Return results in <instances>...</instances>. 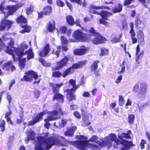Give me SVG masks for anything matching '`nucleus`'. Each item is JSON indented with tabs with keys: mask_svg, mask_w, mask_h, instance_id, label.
<instances>
[{
	"mask_svg": "<svg viewBox=\"0 0 150 150\" xmlns=\"http://www.w3.org/2000/svg\"><path fill=\"white\" fill-rule=\"evenodd\" d=\"M28 46L26 44H23L20 46V50H21L23 51L25 50L26 49L28 48Z\"/></svg>",
	"mask_w": 150,
	"mask_h": 150,
	"instance_id": "052dcab7",
	"label": "nucleus"
},
{
	"mask_svg": "<svg viewBox=\"0 0 150 150\" xmlns=\"http://www.w3.org/2000/svg\"><path fill=\"white\" fill-rule=\"evenodd\" d=\"M72 3H75L80 5H82V1L81 0H69Z\"/></svg>",
	"mask_w": 150,
	"mask_h": 150,
	"instance_id": "774afa93",
	"label": "nucleus"
},
{
	"mask_svg": "<svg viewBox=\"0 0 150 150\" xmlns=\"http://www.w3.org/2000/svg\"><path fill=\"white\" fill-rule=\"evenodd\" d=\"M129 26L130 27L129 33L130 34L131 37H135L136 35V34L134 30L133 23L132 22H130L129 23Z\"/></svg>",
	"mask_w": 150,
	"mask_h": 150,
	"instance_id": "58836bf2",
	"label": "nucleus"
},
{
	"mask_svg": "<svg viewBox=\"0 0 150 150\" xmlns=\"http://www.w3.org/2000/svg\"><path fill=\"white\" fill-rule=\"evenodd\" d=\"M55 26V24H52L51 22L49 21L47 24L46 28L50 32H52L54 30Z\"/></svg>",
	"mask_w": 150,
	"mask_h": 150,
	"instance_id": "c85d7f7f",
	"label": "nucleus"
},
{
	"mask_svg": "<svg viewBox=\"0 0 150 150\" xmlns=\"http://www.w3.org/2000/svg\"><path fill=\"white\" fill-rule=\"evenodd\" d=\"M86 83V79H84V76H83L81 79V80L79 82V84L78 85H79V86L85 84Z\"/></svg>",
	"mask_w": 150,
	"mask_h": 150,
	"instance_id": "4d7b16f0",
	"label": "nucleus"
},
{
	"mask_svg": "<svg viewBox=\"0 0 150 150\" xmlns=\"http://www.w3.org/2000/svg\"><path fill=\"white\" fill-rule=\"evenodd\" d=\"M96 143L101 147H104L106 145L109 144V145H111L112 144L111 142H108V141H103L102 142L99 141H97Z\"/></svg>",
	"mask_w": 150,
	"mask_h": 150,
	"instance_id": "f704fd0d",
	"label": "nucleus"
},
{
	"mask_svg": "<svg viewBox=\"0 0 150 150\" xmlns=\"http://www.w3.org/2000/svg\"><path fill=\"white\" fill-rule=\"evenodd\" d=\"M76 126L68 128L67 130L64 132V135L66 136L73 137L74 135L75 131L76 129Z\"/></svg>",
	"mask_w": 150,
	"mask_h": 150,
	"instance_id": "4be33fe9",
	"label": "nucleus"
},
{
	"mask_svg": "<svg viewBox=\"0 0 150 150\" xmlns=\"http://www.w3.org/2000/svg\"><path fill=\"white\" fill-rule=\"evenodd\" d=\"M7 8H5L3 4L1 3L0 4V11H1L5 15L6 12H4L5 10H6Z\"/></svg>",
	"mask_w": 150,
	"mask_h": 150,
	"instance_id": "338daca9",
	"label": "nucleus"
},
{
	"mask_svg": "<svg viewBox=\"0 0 150 150\" xmlns=\"http://www.w3.org/2000/svg\"><path fill=\"white\" fill-rule=\"evenodd\" d=\"M56 3L57 5L60 7H62L65 5L64 3L61 0H57Z\"/></svg>",
	"mask_w": 150,
	"mask_h": 150,
	"instance_id": "8fccbe9b",
	"label": "nucleus"
},
{
	"mask_svg": "<svg viewBox=\"0 0 150 150\" xmlns=\"http://www.w3.org/2000/svg\"><path fill=\"white\" fill-rule=\"evenodd\" d=\"M23 77L20 79L21 81L31 82L33 78L36 80L38 78V73L33 70H28L25 71Z\"/></svg>",
	"mask_w": 150,
	"mask_h": 150,
	"instance_id": "6e6552de",
	"label": "nucleus"
},
{
	"mask_svg": "<svg viewBox=\"0 0 150 150\" xmlns=\"http://www.w3.org/2000/svg\"><path fill=\"white\" fill-rule=\"evenodd\" d=\"M100 62L98 60H95L93 61L90 66V71L93 72V74L96 77H98L100 76V74L97 70L98 68V64Z\"/></svg>",
	"mask_w": 150,
	"mask_h": 150,
	"instance_id": "ddd939ff",
	"label": "nucleus"
},
{
	"mask_svg": "<svg viewBox=\"0 0 150 150\" xmlns=\"http://www.w3.org/2000/svg\"><path fill=\"white\" fill-rule=\"evenodd\" d=\"M16 54L19 57H22L24 55L26 54V52H24V51L19 49L16 51Z\"/></svg>",
	"mask_w": 150,
	"mask_h": 150,
	"instance_id": "37998d69",
	"label": "nucleus"
},
{
	"mask_svg": "<svg viewBox=\"0 0 150 150\" xmlns=\"http://www.w3.org/2000/svg\"><path fill=\"white\" fill-rule=\"evenodd\" d=\"M39 61L44 66L46 67L49 66L48 63H47L46 62V61L44 59L40 58L39 59Z\"/></svg>",
	"mask_w": 150,
	"mask_h": 150,
	"instance_id": "3c124183",
	"label": "nucleus"
},
{
	"mask_svg": "<svg viewBox=\"0 0 150 150\" xmlns=\"http://www.w3.org/2000/svg\"><path fill=\"white\" fill-rule=\"evenodd\" d=\"M74 116L78 119H80L81 118V115L80 113L78 111H74L73 113Z\"/></svg>",
	"mask_w": 150,
	"mask_h": 150,
	"instance_id": "e2e57ef3",
	"label": "nucleus"
},
{
	"mask_svg": "<svg viewBox=\"0 0 150 150\" xmlns=\"http://www.w3.org/2000/svg\"><path fill=\"white\" fill-rule=\"evenodd\" d=\"M24 4L20 2L14 5H9L7 8L8 9V12L10 15H13L16 11L20 8L22 7Z\"/></svg>",
	"mask_w": 150,
	"mask_h": 150,
	"instance_id": "4468645a",
	"label": "nucleus"
},
{
	"mask_svg": "<svg viewBox=\"0 0 150 150\" xmlns=\"http://www.w3.org/2000/svg\"><path fill=\"white\" fill-rule=\"evenodd\" d=\"M109 52L108 49L102 47L100 48V53L99 54V55L101 57L104 55H107L108 54Z\"/></svg>",
	"mask_w": 150,
	"mask_h": 150,
	"instance_id": "e433bc0d",
	"label": "nucleus"
},
{
	"mask_svg": "<svg viewBox=\"0 0 150 150\" xmlns=\"http://www.w3.org/2000/svg\"><path fill=\"white\" fill-rule=\"evenodd\" d=\"M86 33V37L87 42L91 41L94 45L104 44L107 40L106 38L102 36L93 27L90 28Z\"/></svg>",
	"mask_w": 150,
	"mask_h": 150,
	"instance_id": "f03ea898",
	"label": "nucleus"
},
{
	"mask_svg": "<svg viewBox=\"0 0 150 150\" xmlns=\"http://www.w3.org/2000/svg\"><path fill=\"white\" fill-rule=\"evenodd\" d=\"M13 62L12 60H10L5 63L2 66V69L6 71H8L11 68Z\"/></svg>",
	"mask_w": 150,
	"mask_h": 150,
	"instance_id": "2f4dec72",
	"label": "nucleus"
},
{
	"mask_svg": "<svg viewBox=\"0 0 150 150\" xmlns=\"http://www.w3.org/2000/svg\"><path fill=\"white\" fill-rule=\"evenodd\" d=\"M52 100H56L62 103L64 102V96L60 93L54 94L52 96Z\"/></svg>",
	"mask_w": 150,
	"mask_h": 150,
	"instance_id": "412c9836",
	"label": "nucleus"
},
{
	"mask_svg": "<svg viewBox=\"0 0 150 150\" xmlns=\"http://www.w3.org/2000/svg\"><path fill=\"white\" fill-rule=\"evenodd\" d=\"M69 83L73 86V88L64 90V92L67 93V100L69 102H70L76 100V96L74 95V93L76 90L79 88V85H76V80L75 79H70Z\"/></svg>",
	"mask_w": 150,
	"mask_h": 150,
	"instance_id": "39448f33",
	"label": "nucleus"
},
{
	"mask_svg": "<svg viewBox=\"0 0 150 150\" xmlns=\"http://www.w3.org/2000/svg\"><path fill=\"white\" fill-rule=\"evenodd\" d=\"M52 92L54 94L59 93L60 91L59 88H58L54 85L52 86Z\"/></svg>",
	"mask_w": 150,
	"mask_h": 150,
	"instance_id": "13d9d810",
	"label": "nucleus"
},
{
	"mask_svg": "<svg viewBox=\"0 0 150 150\" xmlns=\"http://www.w3.org/2000/svg\"><path fill=\"white\" fill-rule=\"evenodd\" d=\"M76 138L78 140H81L83 141L87 142L83 149H79L80 150H86V147L87 146L90 148L91 150H100V149L99 147L97 145L89 143L88 141L87 140L88 137L86 136L82 135H77L76 136Z\"/></svg>",
	"mask_w": 150,
	"mask_h": 150,
	"instance_id": "9d476101",
	"label": "nucleus"
},
{
	"mask_svg": "<svg viewBox=\"0 0 150 150\" xmlns=\"http://www.w3.org/2000/svg\"><path fill=\"white\" fill-rule=\"evenodd\" d=\"M122 37V34H121L119 36L118 38L114 37L112 38L111 40V41L112 43H116L119 42L121 41L120 39Z\"/></svg>",
	"mask_w": 150,
	"mask_h": 150,
	"instance_id": "79ce46f5",
	"label": "nucleus"
},
{
	"mask_svg": "<svg viewBox=\"0 0 150 150\" xmlns=\"http://www.w3.org/2000/svg\"><path fill=\"white\" fill-rule=\"evenodd\" d=\"M114 142H115L117 145L120 144L124 146L120 149V150H129L131 147L135 146V145L133 144L132 141H128L125 139H122L121 141L117 138Z\"/></svg>",
	"mask_w": 150,
	"mask_h": 150,
	"instance_id": "9b49d317",
	"label": "nucleus"
},
{
	"mask_svg": "<svg viewBox=\"0 0 150 150\" xmlns=\"http://www.w3.org/2000/svg\"><path fill=\"white\" fill-rule=\"evenodd\" d=\"M74 72V70H71V68L69 67L63 71L62 73V77L63 78H65L68 74H71Z\"/></svg>",
	"mask_w": 150,
	"mask_h": 150,
	"instance_id": "7c9ffc66",
	"label": "nucleus"
},
{
	"mask_svg": "<svg viewBox=\"0 0 150 150\" xmlns=\"http://www.w3.org/2000/svg\"><path fill=\"white\" fill-rule=\"evenodd\" d=\"M86 64V61H80L76 63H74L69 67L71 68V70L72 69H78L83 67V65Z\"/></svg>",
	"mask_w": 150,
	"mask_h": 150,
	"instance_id": "5701e85b",
	"label": "nucleus"
},
{
	"mask_svg": "<svg viewBox=\"0 0 150 150\" xmlns=\"http://www.w3.org/2000/svg\"><path fill=\"white\" fill-rule=\"evenodd\" d=\"M132 134V132L131 130H129L127 132V133H122V137L127 139H131V137L130 135V134Z\"/></svg>",
	"mask_w": 150,
	"mask_h": 150,
	"instance_id": "a19ab883",
	"label": "nucleus"
},
{
	"mask_svg": "<svg viewBox=\"0 0 150 150\" xmlns=\"http://www.w3.org/2000/svg\"><path fill=\"white\" fill-rule=\"evenodd\" d=\"M33 10V8L32 6L29 7L25 9L26 14L28 15L32 12Z\"/></svg>",
	"mask_w": 150,
	"mask_h": 150,
	"instance_id": "864d4df0",
	"label": "nucleus"
},
{
	"mask_svg": "<svg viewBox=\"0 0 150 150\" xmlns=\"http://www.w3.org/2000/svg\"><path fill=\"white\" fill-rule=\"evenodd\" d=\"M105 20L103 19L102 18L100 19L99 20V23L100 24L104 25L105 26L107 27L108 25V22L106 21H105Z\"/></svg>",
	"mask_w": 150,
	"mask_h": 150,
	"instance_id": "5fc2aeb1",
	"label": "nucleus"
},
{
	"mask_svg": "<svg viewBox=\"0 0 150 150\" xmlns=\"http://www.w3.org/2000/svg\"><path fill=\"white\" fill-rule=\"evenodd\" d=\"M86 33H83L81 30L78 29L74 31L72 37V38H70V42H87L86 37Z\"/></svg>",
	"mask_w": 150,
	"mask_h": 150,
	"instance_id": "423d86ee",
	"label": "nucleus"
},
{
	"mask_svg": "<svg viewBox=\"0 0 150 150\" xmlns=\"http://www.w3.org/2000/svg\"><path fill=\"white\" fill-rule=\"evenodd\" d=\"M90 9H95L96 10L98 9H101V6H96L93 5H91L90 6Z\"/></svg>",
	"mask_w": 150,
	"mask_h": 150,
	"instance_id": "0e129e2a",
	"label": "nucleus"
},
{
	"mask_svg": "<svg viewBox=\"0 0 150 150\" xmlns=\"http://www.w3.org/2000/svg\"><path fill=\"white\" fill-rule=\"evenodd\" d=\"M16 21L18 24H20L21 27L24 28L20 31L21 33L24 34L25 33H29L31 31V27L28 25L27 19L23 16L20 15L16 19Z\"/></svg>",
	"mask_w": 150,
	"mask_h": 150,
	"instance_id": "0eeeda50",
	"label": "nucleus"
},
{
	"mask_svg": "<svg viewBox=\"0 0 150 150\" xmlns=\"http://www.w3.org/2000/svg\"><path fill=\"white\" fill-rule=\"evenodd\" d=\"M137 37L138 39L140 40L141 42H144V35L142 31L139 30L137 33Z\"/></svg>",
	"mask_w": 150,
	"mask_h": 150,
	"instance_id": "473e14b6",
	"label": "nucleus"
},
{
	"mask_svg": "<svg viewBox=\"0 0 150 150\" xmlns=\"http://www.w3.org/2000/svg\"><path fill=\"white\" fill-rule=\"evenodd\" d=\"M47 113L45 110H43L38 113L34 117L32 120L28 122L27 124L28 126L34 125L37 122L42 121L43 119V116L46 115Z\"/></svg>",
	"mask_w": 150,
	"mask_h": 150,
	"instance_id": "f8f14e48",
	"label": "nucleus"
},
{
	"mask_svg": "<svg viewBox=\"0 0 150 150\" xmlns=\"http://www.w3.org/2000/svg\"><path fill=\"white\" fill-rule=\"evenodd\" d=\"M14 45V42L13 40L11 39L8 43V46H6V52L9 54L12 55L13 57L15 56V54L13 53V50L11 49Z\"/></svg>",
	"mask_w": 150,
	"mask_h": 150,
	"instance_id": "a211bd4d",
	"label": "nucleus"
},
{
	"mask_svg": "<svg viewBox=\"0 0 150 150\" xmlns=\"http://www.w3.org/2000/svg\"><path fill=\"white\" fill-rule=\"evenodd\" d=\"M19 66L21 69L22 70L23 69L25 66V64L26 62V58L25 57L23 58L22 59H19Z\"/></svg>",
	"mask_w": 150,
	"mask_h": 150,
	"instance_id": "72a5a7b5",
	"label": "nucleus"
},
{
	"mask_svg": "<svg viewBox=\"0 0 150 150\" xmlns=\"http://www.w3.org/2000/svg\"><path fill=\"white\" fill-rule=\"evenodd\" d=\"M147 84L145 82L142 83L140 86V89L138 94L143 97H145L147 93Z\"/></svg>",
	"mask_w": 150,
	"mask_h": 150,
	"instance_id": "6ab92c4d",
	"label": "nucleus"
},
{
	"mask_svg": "<svg viewBox=\"0 0 150 150\" xmlns=\"http://www.w3.org/2000/svg\"><path fill=\"white\" fill-rule=\"evenodd\" d=\"M49 133H45L37 137V141L35 146V150H44V144L46 145L45 150H49L53 146L57 144L65 146L70 144L78 149H83L87 143V141L81 140L70 141L63 136H60L58 139L57 137L49 136Z\"/></svg>",
	"mask_w": 150,
	"mask_h": 150,
	"instance_id": "f257e3e1",
	"label": "nucleus"
},
{
	"mask_svg": "<svg viewBox=\"0 0 150 150\" xmlns=\"http://www.w3.org/2000/svg\"><path fill=\"white\" fill-rule=\"evenodd\" d=\"M148 106V104L145 103L141 105L139 108V110L140 112H142Z\"/></svg>",
	"mask_w": 150,
	"mask_h": 150,
	"instance_id": "603ef678",
	"label": "nucleus"
},
{
	"mask_svg": "<svg viewBox=\"0 0 150 150\" xmlns=\"http://www.w3.org/2000/svg\"><path fill=\"white\" fill-rule=\"evenodd\" d=\"M6 126V122L2 119L0 120V131L1 132H4L5 130V127Z\"/></svg>",
	"mask_w": 150,
	"mask_h": 150,
	"instance_id": "4c0bfd02",
	"label": "nucleus"
},
{
	"mask_svg": "<svg viewBox=\"0 0 150 150\" xmlns=\"http://www.w3.org/2000/svg\"><path fill=\"white\" fill-rule=\"evenodd\" d=\"M47 114L50 115L48 116L47 118L44 120L45 122L44 126L45 128L48 129L51 126V124L49 122L55 120L60 118L61 116L64 115V112L61 108H59L56 110L48 112Z\"/></svg>",
	"mask_w": 150,
	"mask_h": 150,
	"instance_id": "7ed1b4c3",
	"label": "nucleus"
},
{
	"mask_svg": "<svg viewBox=\"0 0 150 150\" xmlns=\"http://www.w3.org/2000/svg\"><path fill=\"white\" fill-rule=\"evenodd\" d=\"M33 93L35 98L37 99L39 97L41 92L38 90L36 89L35 91H33Z\"/></svg>",
	"mask_w": 150,
	"mask_h": 150,
	"instance_id": "de8ad7c7",
	"label": "nucleus"
},
{
	"mask_svg": "<svg viewBox=\"0 0 150 150\" xmlns=\"http://www.w3.org/2000/svg\"><path fill=\"white\" fill-rule=\"evenodd\" d=\"M25 52H26V54H27V57L28 60L34 58V54L31 48H30L27 50L25 51Z\"/></svg>",
	"mask_w": 150,
	"mask_h": 150,
	"instance_id": "cd10ccee",
	"label": "nucleus"
},
{
	"mask_svg": "<svg viewBox=\"0 0 150 150\" xmlns=\"http://www.w3.org/2000/svg\"><path fill=\"white\" fill-rule=\"evenodd\" d=\"M135 118V115L133 114H129L128 115V122L130 124L133 123Z\"/></svg>",
	"mask_w": 150,
	"mask_h": 150,
	"instance_id": "ea45409f",
	"label": "nucleus"
},
{
	"mask_svg": "<svg viewBox=\"0 0 150 150\" xmlns=\"http://www.w3.org/2000/svg\"><path fill=\"white\" fill-rule=\"evenodd\" d=\"M67 22L70 25L72 26L75 24L74 18L71 15H68L66 16Z\"/></svg>",
	"mask_w": 150,
	"mask_h": 150,
	"instance_id": "bb28decb",
	"label": "nucleus"
},
{
	"mask_svg": "<svg viewBox=\"0 0 150 150\" xmlns=\"http://www.w3.org/2000/svg\"><path fill=\"white\" fill-rule=\"evenodd\" d=\"M88 48L84 46H81L79 48H77L74 50V55L78 56H82L87 53Z\"/></svg>",
	"mask_w": 150,
	"mask_h": 150,
	"instance_id": "2eb2a0df",
	"label": "nucleus"
},
{
	"mask_svg": "<svg viewBox=\"0 0 150 150\" xmlns=\"http://www.w3.org/2000/svg\"><path fill=\"white\" fill-rule=\"evenodd\" d=\"M44 15L48 16L50 15L52 12V8L51 6L47 5L44 6L42 10Z\"/></svg>",
	"mask_w": 150,
	"mask_h": 150,
	"instance_id": "b1692460",
	"label": "nucleus"
},
{
	"mask_svg": "<svg viewBox=\"0 0 150 150\" xmlns=\"http://www.w3.org/2000/svg\"><path fill=\"white\" fill-rule=\"evenodd\" d=\"M134 25L137 30H142L144 27L143 22L138 16L135 17Z\"/></svg>",
	"mask_w": 150,
	"mask_h": 150,
	"instance_id": "aec40b11",
	"label": "nucleus"
},
{
	"mask_svg": "<svg viewBox=\"0 0 150 150\" xmlns=\"http://www.w3.org/2000/svg\"><path fill=\"white\" fill-rule=\"evenodd\" d=\"M122 5L121 4L118 3L112 8V13H116L121 12L122 10Z\"/></svg>",
	"mask_w": 150,
	"mask_h": 150,
	"instance_id": "393cba45",
	"label": "nucleus"
},
{
	"mask_svg": "<svg viewBox=\"0 0 150 150\" xmlns=\"http://www.w3.org/2000/svg\"><path fill=\"white\" fill-rule=\"evenodd\" d=\"M134 2V0H125L123 2V5L124 6H126Z\"/></svg>",
	"mask_w": 150,
	"mask_h": 150,
	"instance_id": "bf43d9fd",
	"label": "nucleus"
},
{
	"mask_svg": "<svg viewBox=\"0 0 150 150\" xmlns=\"http://www.w3.org/2000/svg\"><path fill=\"white\" fill-rule=\"evenodd\" d=\"M67 30V27L66 26H61L59 27V29H57V31L58 33L61 34H65Z\"/></svg>",
	"mask_w": 150,
	"mask_h": 150,
	"instance_id": "c9c22d12",
	"label": "nucleus"
},
{
	"mask_svg": "<svg viewBox=\"0 0 150 150\" xmlns=\"http://www.w3.org/2000/svg\"><path fill=\"white\" fill-rule=\"evenodd\" d=\"M11 15H10L8 12V13L5 15L3 20L1 21L0 23V31L4 30L6 27L8 29H10L11 28V25L14 23V21L6 20L8 17Z\"/></svg>",
	"mask_w": 150,
	"mask_h": 150,
	"instance_id": "1a4fd4ad",
	"label": "nucleus"
},
{
	"mask_svg": "<svg viewBox=\"0 0 150 150\" xmlns=\"http://www.w3.org/2000/svg\"><path fill=\"white\" fill-rule=\"evenodd\" d=\"M119 105L122 106L124 104V100L123 97L121 95L119 96Z\"/></svg>",
	"mask_w": 150,
	"mask_h": 150,
	"instance_id": "49530a36",
	"label": "nucleus"
},
{
	"mask_svg": "<svg viewBox=\"0 0 150 150\" xmlns=\"http://www.w3.org/2000/svg\"><path fill=\"white\" fill-rule=\"evenodd\" d=\"M61 39L62 45H67L68 42V41L67 38L63 36H61Z\"/></svg>",
	"mask_w": 150,
	"mask_h": 150,
	"instance_id": "09e8293b",
	"label": "nucleus"
},
{
	"mask_svg": "<svg viewBox=\"0 0 150 150\" xmlns=\"http://www.w3.org/2000/svg\"><path fill=\"white\" fill-rule=\"evenodd\" d=\"M28 132L27 139L25 140V143L26 144L28 143L29 141L30 140L33 141L35 139V134L33 131H29Z\"/></svg>",
	"mask_w": 150,
	"mask_h": 150,
	"instance_id": "a878e982",
	"label": "nucleus"
},
{
	"mask_svg": "<svg viewBox=\"0 0 150 150\" xmlns=\"http://www.w3.org/2000/svg\"><path fill=\"white\" fill-rule=\"evenodd\" d=\"M69 58L65 56L59 61L56 62V66L51 68L52 71V76L53 77L60 78L62 76V72L59 70L68 64Z\"/></svg>",
	"mask_w": 150,
	"mask_h": 150,
	"instance_id": "20e7f679",
	"label": "nucleus"
},
{
	"mask_svg": "<svg viewBox=\"0 0 150 150\" xmlns=\"http://www.w3.org/2000/svg\"><path fill=\"white\" fill-rule=\"evenodd\" d=\"M61 47L60 46H57V50L55 49H53L52 54L56 56L57 58H58L61 52Z\"/></svg>",
	"mask_w": 150,
	"mask_h": 150,
	"instance_id": "c756f323",
	"label": "nucleus"
},
{
	"mask_svg": "<svg viewBox=\"0 0 150 150\" xmlns=\"http://www.w3.org/2000/svg\"><path fill=\"white\" fill-rule=\"evenodd\" d=\"M138 1L142 4L143 6L146 8L148 7L147 4H149L150 3L149 0H138Z\"/></svg>",
	"mask_w": 150,
	"mask_h": 150,
	"instance_id": "c03bdc74",
	"label": "nucleus"
},
{
	"mask_svg": "<svg viewBox=\"0 0 150 150\" xmlns=\"http://www.w3.org/2000/svg\"><path fill=\"white\" fill-rule=\"evenodd\" d=\"M51 48L50 45L49 43H46L40 51L39 55L41 57H46L50 51Z\"/></svg>",
	"mask_w": 150,
	"mask_h": 150,
	"instance_id": "f3484780",
	"label": "nucleus"
},
{
	"mask_svg": "<svg viewBox=\"0 0 150 150\" xmlns=\"http://www.w3.org/2000/svg\"><path fill=\"white\" fill-rule=\"evenodd\" d=\"M146 144V142L144 139H142L140 143V145L142 149H143L145 148V144Z\"/></svg>",
	"mask_w": 150,
	"mask_h": 150,
	"instance_id": "6e6d98bb",
	"label": "nucleus"
},
{
	"mask_svg": "<svg viewBox=\"0 0 150 150\" xmlns=\"http://www.w3.org/2000/svg\"><path fill=\"white\" fill-rule=\"evenodd\" d=\"M98 139V137L97 136L94 135L92 136L89 141L91 142H95Z\"/></svg>",
	"mask_w": 150,
	"mask_h": 150,
	"instance_id": "680f3d73",
	"label": "nucleus"
},
{
	"mask_svg": "<svg viewBox=\"0 0 150 150\" xmlns=\"http://www.w3.org/2000/svg\"><path fill=\"white\" fill-rule=\"evenodd\" d=\"M109 137H107L108 138H110V140L111 142H114L116 141L117 138L116 135L113 133H111L109 134Z\"/></svg>",
	"mask_w": 150,
	"mask_h": 150,
	"instance_id": "a18cd8bd",
	"label": "nucleus"
},
{
	"mask_svg": "<svg viewBox=\"0 0 150 150\" xmlns=\"http://www.w3.org/2000/svg\"><path fill=\"white\" fill-rule=\"evenodd\" d=\"M93 13L100 15L103 19L106 20H108V18L113 15L112 13L105 10H102L100 13L95 11H93Z\"/></svg>",
	"mask_w": 150,
	"mask_h": 150,
	"instance_id": "dca6fc26",
	"label": "nucleus"
},
{
	"mask_svg": "<svg viewBox=\"0 0 150 150\" xmlns=\"http://www.w3.org/2000/svg\"><path fill=\"white\" fill-rule=\"evenodd\" d=\"M122 75H119L116 79L115 80V82L117 84H118L120 83L122 79Z\"/></svg>",
	"mask_w": 150,
	"mask_h": 150,
	"instance_id": "69168bd1",
	"label": "nucleus"
}]
</instances>
